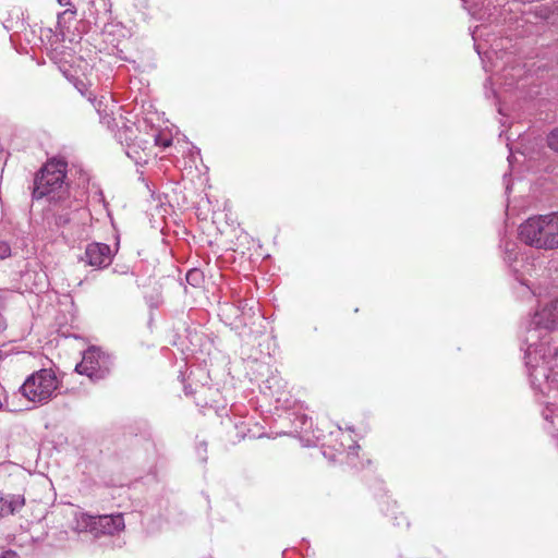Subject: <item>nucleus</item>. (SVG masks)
<instances>
[{
  "label": "nucleus",
  "instance_id": "obj_1",
  "mask_svg": "<svg viewBox=\"0 0 558 558\" xmlns=\"http://www.w3.org/2000/svg\"><path fill=\"white\" fill-rule=\"evenodd\" d=\"M68 163L61 159H49L36 173L33 198H47L50 204L71 208L70 184L66 181Z\"/></svg>",
  "mask_w": 558,
  "mask_h": 558
},
{
  "label": "nucleus",
  "instance_id": "obj_2",
  "mask_svg": "<svg viewBox=\"0 0 558 558\" xmlns=\"http://www.w3.org/2000/svg\"><path fill=\"white\" fill-rule=\"evenodd\" d=\"M59 387V380L51 368H41L29 375L21 387L22 395L34 403L50 400Z\"/></svg>",
  "mask_w": 558,
  "mask_h": 558
},
{
  "label": "nucleus",
  "instance_id": "obj_3",
  "mask_svg": "<svg viewBox=\"0 0 558 558\" xmlns=\"http://www.w3.org/2000/svg\"><path fill=\"white\" fill-rule=\"evenodd\" d=\"M519 238L529 246L538 250L553 251L549 216L539 215L525 220L519 227Z\"/></svg>",
  "mask_w": 558,
  "mask_h": 558
},
{
  "label": "nucleus",
  "instance_id": "obj_4",
  "mask_svg": "<svg viewBox=\"0 0 558 558\" xmlns=\"http://www.w3.org/2000/svg\"><path fill=\"white\" fill-rule=\"evenodd\" d=\"M112 361L109 354L96 347H89L83 353L82 361L75 366V371L97 381L106 378L111 369Z\"/></svg>",
  "mask_w": 558,
  "mask_h": 558
},
{
  "label": "nucleus",
  "instance_id": "obj_5",
  "mask_svg": "<svg viewBox=\"0 0 558 558\" xmlns=\"http://www.w3.org/2000/svg\"><path fill=\"white\" fill-rule=\"evenodd\" d=\"M80 518L84 529H88L96 536L113 535L124 529V519L121 513L114 515H88L81 513Z\"/></svg>",
  "mask_w": 558,
  "mask_h": 558
},
{
  "label": "nucleus",
  "instance_id": "obj_6",
  "mask_svg": "<svg viewBox=\"0 0 558 558\" xmlns=\"http://www.w3.org/2000/svg\"><path fill=\"white\" fill-rule=\"evenodd\" d=\"M536 328L548 331L558 329V298L551 299L544 304H539L532 319Z\"/></svg>",
  "mask_w": 558,
  "mask_h": 558
},
{
  "label": "nucleus",
  "instance_id": "obj_7",
  "mask_svg": "<svg viewBox=\"0 0 558 558\" xmlns=\"http://www.w3.org/2000/svg\"><path fill=\"white\" fill-rule=\"evenodd\" d=\"M80 260L94 268H105L111 264L112 252L108 244L94 242L89 243Z\"/></svg>",
  "mask_w": 558,
  "mask_h": 558
},
{
  "label": "nucleus",
  "instance_id": "obj_8",
  "mask_svg": "<svg viewBox=\"0 0 558 558\" xmlns=\"http://www.w3.org/2000/svg\"><path fill=\"white\" fill-rule=\"evenodd\" d=\"M24 502L22 495L0 496V517L13 514L24 506Z\"/></svg>",
  "mask_w": 558,
  "mask_h": 558
},
{
  "label": "nucleus",
  "instance_id": "obj_9",
  "mask_svg": "<svg viewBox=\"0 0 558 558\" xmlns=\"http://www.w3.org/2000/svg\"><path fill=\"white\" fill-rule=\"evenodd\" d=\"M549 216V228H550V240L551 248L558 250V213L548 214Z\"/></svg>",
  "mask_w": 558,
  "mask_h": 558
},
{
  "label": "nucleus",
  "instance_id": "obj_10",
  "mask_svg": "<svg viewBox=\"0 0 558 558\" xmlns=\"http://www.w3.org/2000/svg\"><path fill=\"white\" fill-rule=\"evenodd\" d=\"M535 14L549 21L551 24L558 23V9L549 10L546 5H538L535 9Z\"/></svg>",
  "mask_w": 558,
  "mask_h": 558
},
{
  "label": "nucleus",
  "instance_id": "obj_11",
  "mask_svg": "<svg viewBox=\"0 0 558 558\" xmlns=\"http://www.w3.org/2000/svg\"><path fill=\"white\" fill-rule=\"evenodd\" d=\"M547 143L553 150L558 153V128L550 132Z\"/></svg>",
  "mask_w": 558,
  "mask_h": 558
},
{
  "label": "nucleus",
  "instance_id": "obj_12",
  "mask_svg": "<svg viewBox=\"0 0 558 558\" xmlns=\"http://www.w3.org/2000/svg\"><path fill=\"white\" fill-rule=\"evenodd\" d=\"M10 254H11L10 245L4 241H0V258L3 259L5 257L10 256Z\"/></svg>",
  "mask_w": 558,
  "mask_h": 558
},
{
  "label": "nucleus",
  "instance_id": "obj_13",
  "mask_svg": "<svg viewBox=\"0 0 558 558\" xmlns=\"http://www.w3.org/2000/svg\"><path fill=\"white\" fill-rule=\"evenodd\" d=\"M197 275H198L197 270H191V271L187 272L186 278H187V280H190L192 277H195Z\"/></svg>",
  "mask_w": 558,
  "mask_h": 558
},
{
  "label": "nucleus",
  "instance_id": "obj_14",
  "mask_svg": "<svg viewBox=\"0 0 558 558\" xmlns=\"http://www.w3.org/2000/svg\"><path fill=\"white\" fill-rule=\"evenodd\" d=\"M170 145H171V141H165V142H162V146H163V147H168V146H170Z\"/></svg>",
  "mask_w": 558,
  "mask_h": 558
}]
</instances>
